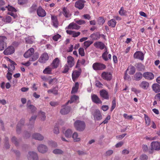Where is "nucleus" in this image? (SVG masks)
Here are the masks:
<instances>
[{
	"mask_svg": "<svg viewBox=\"0 0 160 160\" xmlns=\"http://www.w3.org/2000/svg\"><path fill=\"white\" fill-rule=\"evenodd\" d=\"M61 37V36L59 34L57 33L55 34L53 37L52 39L54 41H57L58 39Z\"/></svg>",
	"mask_w": 160,
	"mask_h": 160,
	"instance_id": "49",
	"label": "nucleus"
},
{
	"mask_svg": "<svg viewBox=\"0 0 160 160\" xmlns=\"http://www.w3.org/2000/svg\"><path fill=\"white\" fill-rule=\"evenodd\" d=\"M101 108L103 111H106L108 109L109 107L108 105H102Z\"/></svg>",
	"mask_w": 160,
	"mask_h": 160,
	"instance_id": "64",
	"label": "nucleus"
},
{
	"mask_svg": "<svg viewBox=\"0 0 160 160\" xmlns=\"http://www.w3.org/2000/svg\"><path fill=\"white\" fill-rule=\"evenodd\" d=\"M53 152L55 154H61L63 152L61 149H56L53 150Z\"/></svg>",
	"mask_w": 160,
	"mask_h": 160,
	"instance_id": "54",
	"label": "nucleus"
},
{
	"mask_svg": "<svg viewBox=\"0 0 160 160\" xmlns=\"http://www.w3.org/2000/svg\"><path fill=\"white\" fill-rule=\"evenodd\" d=\"M135 68L132 66H130L128 67L126 72L128 71V73L131 75L133 74L135 72Z\"/></svg>",
	"mask_w": 160,
	"mask_h": 160,
	"instance_id": "32",
	"label": "nucleus"
},
{
	"mask_svg": "<svg viewBox=\"0 0 160 160\" xmlns=\"http://www.w3.org/2000/svg\"><path fill=\"white\" fill-rule=\"evenodd\" d=\"M33 138L38 140L41 141L43 139L44 137L42 135L38 133H35L32 135Z\"/></svg>",
	"mask_w": 160,
	"mask_h": 160,
	"instance_id": "30",
	"label": "nucleus"
},
{
	"mask_svg": "<svg viewBox=\"0 0 160 160\" xmlns=\"http://www.w3.org/2000/svg\"><path fill=\"white\" fill-rule=\"evenodd\" d=\"M152 88L153 91L155 93H158L160 92V85L158 83L153 84Z\"/></svg>",
	"mask_w": 160,
	"mask_h": 160,
	"instance_id": "27",
	"label": "nucleus"
},
{
	"mask_svg": "<svg viewBox=\"0 0 160 160\" xmlns=\"http://www.w3.org/2000/svg\"><path fill=\"white\" fill-rule=\"evenodd\" d=\"M69 102H70V103H72L73 102H75L76 103L79 102V97L76 95L72 96L71 97L70 101H69L67 102V104Z\"/></svg>",
	"mask_w": 160,
	"mask_h": 160,
	"instance_id": "31",
	"label": "nucleus"
},
{
	"mask_svg": "<svg viewBox=\"0 0 160 160\" xmlns=\"http://www.w3.org/2000/svg\"><path fill=\"white\" fill-rule=\"evenodd\" d=\"M70 110V107L65 106L63 107L60 111V113L61 114L65 115L67 114L69 112Z\"/></svg>",
	"mask_w": 160,
	"mask_h": 160,
	"instance_id": "28",
	"label": "nucleus"
},
{
	"mask_svg": "<svg viewBox=\"0 0 160 160\" xmlns=\"http://www.w3.org/2000/svg\"><path fill=\"white\" fill-rule=\"evenodd\" d=\"M95 85L99 88L102 87V84L98 81H96L95 82Z\"/></svg>",
	"mask_w": 160,
	"mask_h": 160,
	"instance_id": "62",
	"label": "nucleus"
},
{
	"mask_svg": "<svg viewBox=\"0 0 160 160\" xmlns=\"http://www.w3.org/2000/svg\"><path fill=\"white\" fill-rule=\"evenodd\" d=\"M28 109L31 110L32 112H33L36 110V108L35 107L32 105H30L28 106Z\"/></svg>",
	"mask_w": 160,
	"mask_h": 160,
	"instance_id": "61",
	"label": "nucleus"
},
{
	"mask_svg": "<svg viewBox=\"0 0 160 160\" xmlns=\"http://www.w3.org/2000/svg\"><path fill=\"white\" fill-rule=\"evenodd\" d=\"M72 138L74 142H79L80 141L81 139L79 137L78 134L76 132H74L72 135Z\"/></svg>",
	"mask_w": 160,
	"mask_h": 160,
	"instance_id": "34",
	"label": "nucleus"
},
{
	"mask_svg": "<svg viewBox=\"0 0 160 160\" xmlns=\"http://www.w3.org/2000/svg\"><path fill=\"white\" fill-rule=\"evenodd\" d=\"M38 53H35L33 54L32 58H30L29 61H34L36 60L38 58Z\"/></svg>",
	"mask_w": 160,
	"mask_h": 160,
	"instance_id": "47",
	"label": "nucleus"
},
{
	"mask_svg": "<svg viewBox=\"0 0 160 160\" xmlns=\"http://www.w3.org/2000/svg\"><path fill=\"white\" fill-rule=\"evenodd\" d=\"M92 115L95 121H99L102 119V114L100 111L98 109L95 110L92 113Z\"/></svg>",
	"mask_w": 160,
	"mask_h": 160,
	"instance_id": "3",
	"label": "nucleus"
},
{
	"mask_svg": "<svg viewBox=\"0 0 160 160\" xmlns=\"http://www.w3.org/2000/svg\"><path fill=\"white\" fill-rule=\"evenodd\" d=\"M48 144L50 146L52 147H55L57 146V142L52 141H49L48 142Z\"/></svg>",
	"mask_w": 160,
	"mask_h": 160,
	"instance_id": "50",
	"label": "nucleus"
},
{
	"mask_svg": "<svg viewBox=\"0 0 160 160\" xmlns=\"http://www.w3.org/2000/svg\"><path fill=\"white\" fill-rule=\"evenodd\" d=\"M133 57L135 58L143 60L144 57V54L141 51H137L134 53Z\"/></svg>",
	"mask_w": 160,
	"mask_h": 160,
	"instance_id": "11",
	"label": "nucleus"
},
{
	"mask_svg": "<svg viewBox=\"0 0 160 160\" xmlns=\"http://www.w3.org/2000/svg\"><path fill=\"white\" fill-rule=\"evenodd\" d=\"M12 64L9 65L8 67V70L9 71H12L15 69V63L14 62L12 61L11 62Z\"/></svg>",
	"mask_w": 160,
	"mask_h": 160,
	"instance_id": "41",
	"label": "nucleus"
},
{
	"mask_svg": "<svg viewBox=\"0 0 160 160\" xmlns=\"http://www.w3.org/2000/svg\"><path fill=\"white\" fill-rule=\"evenodd\" d=\"M72 132V131L71 129H68L65 131L64 134L66 137L69 138L71 137Z\"/></svg>",
	"mask_w": 160,
	"mask_h": 160,
	"instance_id": "36",
	"label": "nucleus"
},
{
	"mask_svg": "<svg viewBox=\"0 0 160 160\" xmlns=\"http://www.w3.org/2000/svg\"><path fill=\"white\" fill-rule=\"evenodd\" d=\"M24 122V120L23 119L21 120L19 123H18L17 125V130L18 131V129H20V127L21 125H23Z\"/></svg>",
	"mask_w": 160,
	"mask_h": 160,
	"instance_id": "53",
	"label": "nucleus"
},
{
	"mask_svg": "<svg viewBox=\"0 0 160 160\" xmlns=\"http://www.w3.org/2000/svg\"><path fill=\"white\" fill-rule=\"evenodd\" d=\"M151 148L153 150H160V143L157 141L152 142L151 143Z\"/></svg>",
	"mask_w": 160,
	"mask_h": 160,
	"instance_id": "13",
	"label": "nucleus"
},
{
	"mask_svg": "<svg viewBox=\"0 0 160 160\" xmlns=\"http://www.w3.org/2000/svg\"><path fill=\"white\" fill-rule=\"evenodd\" d=\"M66 32L68 34L72 35V37L74 38L78 37L80 34V32H76L70 30H67Z\"/></svg>",
	"mask_w": 160,
	"mask_h": 160,
	"instance_id": "23",
	"label": "nucleus"
},
{
	"mask_svg": "<svg viewBox=\"0 0 160 160\" xmlns=\"http://www.w3.org/2000/svg\"><path fill=\"white\" fill-rule=\"evenodd\" d=\"M69 67L67 64H65L63 68V70L62 71V72L65 73L68 72L69 70Z\"/></svg>",
	"mask_w": 160,
	"mask_h": 160,
	"instance_id": "55",
	"label": "nucleus"
},
{
	"mask_svg": "<svg viewBox=\"0 0 160 160\" xmlns=\"http://www.w3.org/2000/svg\"><path fill=\"white\" fill-rule=\"evenodd\" d=\"M74 126L76 129L79 131H83L85 128L84 122L80 120L76 121L74 123Z\"/></svg>",
	"mask_w": 160,
	"mask_h": 160,
	"instance_id": "2",
	"label": "nucleus"
},
{
	"mask_svg": "<svg viewBox=\"0 0 160 160\" xmlns=\"http://www.w3.org/2000/svg\"><path fill=\"white\" fill-rule=\"evenodd\" d=\"M90 37L93 40H96L100 38V35L98 33L92 34Z\"/></svg>",
	"mask_w": 160,
	"mask_h": 160,
	"instance_id": "38",
	"label": "nucleus"
},
{
	"mask_svg": "<svg viewBox=\"0 0 160 160\" xmlns=\"http://www.w3.org/2000/svg\"><path fill=\"white\" fill-rule=\"evenodd\" d=\"M78 70H75L73 72L72 74V78L74 81L79 77L80 76L81 72V69L79 68Z\"/></svg>",
	"mask_w": 160,
	"mask_h": 160,
	"instance_id": "15",
	"label": "nucleus"
},
{
	"mask_svg": "<svg viewBox=\"0 0 160 160\" xmlns=\"http://www.w3.org/2000/svg\"><path fill=\"white\" fill-rule=\"evenodd\" d=\"M106 68L105 65L99 62L95 63L92 65V68L95 70H103Z\"/></svg>",
	"mask_w": 160,
	"mask_h": 160,
	"instance_id": "4",
	"label": "nucleus"
},
{
	"mask_svg": "<svg viewBox=\"0 0 160 160\" xmlns=\"http://www.w3.org/2000/svg\"><path fill=\"white\" fill-rule=\"evenodd\" d=\"M75 22L79 25H82L85 23L84 21L82 20H78L77 19H75Z\"/></svg>",
	"mask_w": 160,
	"mask_h": 160,
	"instance_id": "52",
	"label": "nucleus"
},
{
	"mask_svg": "<svg viewBox=\"0 0 160 160\" xmlns=\"http://www.w3.org/2000/svg\"><path fill=\"white\" fill-rule=\"evenodd\" d=\"M7 38L4 36H0V51H2L6 47L5 41Z\"/></svg>",
	"mask_w": 160,
	"mask_h": 160,
	"instance_id": "7",
	"label": "nucleus"
},
{
	"mask_svg": "<svg viewBox=\"0 0 160 160\" xmlns=\"http://www.w3.org/2000/svg\"><path fill=\"white\" fill-rule=\"evenodd\" d=\"M116 107V101L115 99H113L112 101V105L111 109V111H112Z\"/></svg>",
	"mask_w": 160,
	"mask_h": 160,
	"instance_id": "59",
	"label": "nucleus"
},
{
	"mask_svg": "<svg viewBox=\"0 0 160 160\" xmlns=\"http://www.w3.org/2000/svg\"><path fill=\"white\" fill-rule=\"evenodd\" d=\"M100 93L102 97L105 99H109V95L107 91L105 90H102L100 91Z\"/></svg>",
	"mask_w": 160,
	"mask_h": 160,
	"instance_id": "21",
	"label": "nucleus"
},
{
	"mask_svg": "<svg viewBox=\"0 0 160 160\" xmlns=\"http://www.w3.org/2000/svg\"><path fill=\"white\" fill-rule=\"evenodd\" d=\"M38 151L40 153H44L48 150V148L47 146L43 144H40L38 147Z\"/></svg>",
	"mask_w": 160,
	"mask_h": 160,
	"instance_id": "12",
	"label": "nucleus"
},
{
	"mask_svg": "<svg viewBox=\"0 0 160 160\" xmlns=\"http://www.w3.org/2000/svg\"><path fill=\"white\" fill-rule=\"evenodd\" d=\"M110 116L109 115H108L102 123L104 124L107 123L108 122V120L110 119Z\"/></svg>",
	"mask_w": 160,
	"mask_h": 160,
	"instance_id": "63",
	"label": "nucleus"
},
{
	"mask_svg": "<svg viewBox=\"0 0 160 160\" xmlns=\"http://www.w3.org/2000/svg\"><path fill=\"white\" fill-rule=\"evenodd\" d=\"M78 87L79 84L78 82H76L75 84V86L72 88L71 93H73L76 92L78 89Z\"/></svg>",
	"mask_w": 160,
	"mask_h": 160,
	"instance_id": "42",
	"label": "nucleus"
},
{
	"mask_svg": "<svg viewBox=\"0 0 160 160\" xmlns=\"http://www.w3.org/2000/svg\"><path fill=\"white\" fill-rule=\"evenodd\" d=\"M142 77V74L140 72H137L133 76V78L136 81H139L141 80Z\"/></svg>",
	"mask_w": 160,
	"mask_h": 160,
	"instance_id": "33",
	"label": "nucleus"
},
{
	"mask_svg": "<svg viewBox=\"0 0 160 160\" xmlns=\"http://www.w3.org/2000/svg\"><path fill=\"white\" fill-rule=\"evenodd\" d=\"M143 76L146 79L151 80L154 78V75L151 72H145L143 74Z\"/></svg>",
	"mask_w": 160,
	"mask_h": 160,
	"instance_id": "16",
	"label": "nucleus"
},
{
	"mask_svg": "<svg viewBox=\"0 0 160 160\" xmlns=\"http://www.w3.org/2000/svg\"><path fill=\"white\" fill-rule=\"evenodd\" d=\"M49 58L48 55L47 53H44L40 57L39 61L41 63H44Z\"/></svg>",
	"mask_w": 160,
	"mask_h": 160,
	"instance_id": "17",
	"label": "nucleus"
},
{
	"mask_svg": "<svg viewBox=\"0 0 160 160\" xmlns=\"http://www.w3.org/2000/svg\"><path fill=\"white\" fill-rule=\"evenodd\" d=\"M34 52V49L30 48L24 54V56L25 58H28L33 54Z\"/></svg>",
	"mask_w": 160,
	"mask_h": 160,
	"instance_id": "22",
	"label": "nucleus"
},
{
	"mask_svg": "<svg viewBox=\"0 0 160 160\" xmlns=\"http://www.w3.org/2000/svg\"><path fill=\"white\" fill-rule=\"evenodd\" d=\"M35 40V38L33 36L28 37L25 38V41L27 43L32 44Z\"/></svg>",
	"mask_w": 160,
	"mask_h": 160,
	"instance_id": "35",
	"label": "nucleus"
},
{
	"mask_svg": "<svg viewBox=\"0 0 160 160\" xmlns=\"http://www.w3.org/2000/svg\"><path fill=\"white\" fill-rule=\"evenodd\" d=\"M79 54L82 56H84L85 53L84 49L83 48H80L79 49Z\"/></svg>",
	"mask_w": 160,
	"mask_h": 160,
	"instance_id": "58",
	"label": "nucleus"
},
{
	"mask_svg": "<svg viewBox=\"0 0 160 160\" xmlns=\"http://www.w3.org/2000/svg\"><path fill=\"white\" fill-rule=\"evenodd\" d=\"M5 22L8 23H12L13 21H12L11 17L9 16H7L6 17L5 19L4 20Z\"/></svg>",
	"mask_w": 160,
	"mask_h": 160,
	"instance_id": "56",
	"label": "nucleus"
},
{
	"mask_svg": "<svg viewBox=\"0 0 160 160\" xmlns=\"http://www.w3.org/2000/svg\"><path fill=\"white\" fill-rule=\"evenodd\" d=\"M92 43L93 42L91 41H87L83 43L85 49H87Z\"/></svg>",
	"mask_w": 160,
	"mask_h": 160,
	"instance_id": "44",
	"label": "nucleus"
},
{
	"mask_svg": "<svg viewBox=\"0 0 160 160\" xmlns=\"http://www.w3.org/2000/svg\"><path fill=\"white\" fill-rule=\"evenodd\" d=\"M28 1V0H18V3L19 5H22L27 3Z\"/></svg>",
	"mask_w": 160,
	"mask_h": 160,
	"instance_id": "57",
	"label": "nucleus"
},
{
	"mask_svg": "<svg viewBox=\"0 0 160 160\" xmlns=\"http://www.w3.org/2000/svg\"><path fill=\"white\" fill-rule=\"evenodd\" d=\"M58 88L55 87L52 89L48 90V93H53L54 94L56 95L58 94Z\"/></svg>",
	"mask_w": 160,
	"mask_h": 160,
	"instance_id": "39",
	"label": "nucleus"
},
{
	"mask_svg": "<svg viewBox=\"0 0 160 160\" xmlns=\"http://www.w3.org/2000/svg\"><path fill=\"white\" fill-rule=\"evenodd\" d=\"M80 28V26L78 25L76 23H70L69 25L66 28H68V29H76V30H78Z\"/></svg>",
	"mask_w": 160,
	"mask_h": 160,
	"instance_id": "20",
	"label": "nucleus"
},
{
	"mask_svg": "<svg viewBox=\"0 0 160 160\" xmlns=\"http://www.w3.org/2000/svg\"><path fill=\"white\" fill-rule=\"evenodd\" d=\"M52 69L53 68L52 67H48L44 70L43 72L44 74H50L51 73Z\"/></svg>",
	"mask_w": 160,
	"mask_h": 160,
	"instance_id": "43",
	"label": "nucleus"
},
{
	"mask_svg": "<svg viewBox=\"0 0 160 160\" xmlns=\"http://www.w3.org/2000/svg\"><path fill=\"white\" fill-rule=\"evenodd\" d=\"M6 9L8 10L9 11L8 13V14L12 16L13 18H15L17 17V16L15 13L16 10L13 7L9 5L5 7H0V10L2 11H5Z\"/></svg>",
	"mask_w": 160,
	"mask_h": 160,
	"instance_id": "1",
	"label": "nucleus"
},
{
	"mask_svg": "<svg viewBox=\"0 0 160 160\" xmlns=\"http://www.w3.org/2000/svg\"><path fill=\"white\" fill-rule=\"evenodd\" d=\"M144 116L145 121L146 124L147 126H148L150 125V119L149 118L146 114H145L144 115Z\"/></svg>",
	"mask_w": 160,
	"mask_h": 160,
	"instance_id": "45",
	"label": "nucleus"
},
{
	"mask_svg": "<svg viewBox=\"0 0 160 160\" xmlns=\"http://www.w3.org/2000/svg\"><path fill=\"white\" fill-rule=\"evenodd\" d=\"M14 51V48L13 46H9L4 51L3 53L5 55H11L13 53Z\"/></svg>",
	"mask_w": 160,
	"mask_h": 160,
	"instance_id": "8",
	"label": "nucleus"
},
{
	"mask_svg": "<svg viewBox=\"0 0 160 160\" xmlns=\"http://www.w3.org/2000/svg\"><path fill=\"white\" fill-rule=\"evenodd\" d=\"M40 118L42 120H44L45 119L46 116H45V113L44 112H40L39 113Z\"/></svg>",
	"mask_w": 160,
	"mask_h": 160,
	"instance_id": "51",
	"label": "nucleus"
},
{
	"mask_svg": "<svg viewBox=\"0 0 160 160\" xmlns=\"http://www.w3.org/2000/svg\"><path fill=\"white\" fill-rule=\"evenodd\" d=\"M75 64L74 58L71 56H68L67 58V65L70 68L72 67Z\"/></svg>",
	"mask_w": 160,
	"mask_h": 160,
	"instance_id": "9",
	"label": "nucleus"
},
{
	"mask_svg": "<svg viewBox=\"0 0 160 160\" xmlns=\"http://www.w3.org/2000/svg\"><path fill=\"white\" fill-rule=\"evenodd\" d=\"M61 64L60 60L59 58H56L52 61L51 64V66L53 69L57 68Z\"/></svg>",
	"mask_w": 160,
	"mask_h": 160,
	"instance_id": "6",
	"label": "nucleus"
},
{
	"mask_svg": "<svg viewBox=\"0 0 160 160\" xmlns=\"http://www.w3.org/2000/svg\"><path fill=\"white\" fill-rule=\"evenodd\" d=\"M85 1L84 0H80L76 2L75 4V7L80 9H82L84 7Z\"/></svg>",
	"mask_w": 160,
	"mask_h": 160,
	"instance_id": "18",
	"label": "nucleus"
},
{
	"mask_svg": "<svg viewBox=\"0 0 160 160\" xmlns=\"http://www.w3.org/2000/svg\"><path fill=\"white\" fill-rule=\"evenodd\" d=\"M116 24V22L114 19H112L108 22V25L109 26L112 28L115 27Z\"/></svg>",
	"mask_w": 160,
	"mask_h": 160,
	"instance_id": "37",
	"label": "nucleus"
},
{
	"mask_svg": "<svg viewBox=\"0 0 160 160\" xmlns=\"http://www.w3.org/2000/svg\"><path fill=\"white\" fill-rule=\"evenodd\" d=\"M37 13L38 16L43 17L45 16L46 15L45 11L42 8L39 6L37 9Z\"/></svg>",
	"mask_w": 160,
	"mask_h": 160,
	"instance_id": "10",
	"label": "nucleus"
},
{
	"mask_svg": "<svg viewBox=\"0 0 160 160\" xmlns=\"http://www.w3.org/2000/svg\"><path fill=\"white\" fill-rule=\"evenodd\" d=\"M119 14L121 16H124L127 13V12L124 10L123 7H122L118 12Z\"/></svg>",
	"mask_w": 160,
	"mask_h": 160,
	"instance_id": "46",
	"label": "nucleus"
},
{
	"mask_svg": "<svg viewBox=\"0 0 160 160\" xmlns=\"http://www.w3.org/2000/svg\"><path fill=\"white\" fill-rule=\"evenodd\" d=\"M37 8V5L35 4H33L32 6L29 8V12L30 13L35 12Z\"/></svg>",
	"mask_w": 160,
	"mask_h": 160,
	"instance_id": "40",
	"label": "nucleus"
},
{
	"mask_svg": "<svg viewBox=\"0 0 160 160\" xmlns=\"http://www.w3.org/2000/svg\"><path fill=\"white\" fill-rule=\"evenodd\" d=\"M28 160H38V156L37 153L34 151L28 152L27 156Z\"/></svg>",
	"mask_w": 160,
	"mask_h": 160,
	"instance_id": "5",
	"label": "nucleus"
},
{
	"mask_svg": "<svg viewBox=\"0 0 160 160\" xmlns=\"http://www.w3.org/2000/svg\"><path fill=\"white\" fill-rule=\"evenodd\" d=\"M62 13L66 18H69L71 15L69 10L66 7H64L62 9Z\"/></svg>",
	"mask_w": 160,
	"mask_h": 160,
	"instance_id": "26",
	"label": "nucleus"
},
{
	"mask_svg": "<svg viewBox=\"0 0 160 160\" xmlns=\"http://www.w3.org/2000/svg\"><path fill=\"white\" fill-rule=\"evenodd\" d=\"M139 87L144 90H147L149 87V83L146 81H142L139 84Z\"/></svg>",
	"mask_w": 160,
	"mask_h": 160,
	"instance_id": "19",
	"label": "nucleus"
},
{
	"mask_svg": "<svg viewBox=\"0 0 160 160\" xmlns=\"http://www.w3.org/2000/svg\"><path fill=\"white\" fill-rule=\"evenodd\" d=\"M91 98L92 101L94 103L97 104L102 103V101L97 95L95 94L92 95L91 96Z\"/></svg>",
	"mask_w": 160,
	"mask_h": 160,
	"instance_id": "25",
	"label": "nucleus"
},
{
	"mask_svg": "<svg viewBox=\"0 0 160 160\" xmlns=\"http://www.w3.org/2000/svg\"><path fill=\"white\" fill-rule=\"evenodd\" d=\"M108 52L107 50H106L102 54V57L103 59L105 61L108 60V58L107 57Z\"/></svg>",
	"mask_w": 160,
	"mask_h": 160,
	"instance_id": "48",
	"label": "nucleus"
},
{
	"mask_svg": "<svg viewBox=\"0 0 160 160\" xmlns=\"http://www.w3.org/2000/svg\"><path fill=\"white\" fill-rule=\"evenodd\" d=\"M94 45L96 48H99L101 49H103L105 47L104 44L101 42H98L94 43Z\"/></svg>",
	"mask_w": 160,
	"mask_h": 160,
	"instance_id": "29",
	"label": "nucleus"
},
{
	"mask_svg": "<svg viewBox=\"0 0 160 160\" xmlns=\"http://www.w3.org/2000/svg\"><path fill=\"white\" fill-rule=\"evenodd\" d=\"M51 20L52 25L56 28H57L58 25V22L57 17L55 16H52Z\"/></svg>",
	"mask_w": 160,
	"mask_h": 160,
	"instance_id": "24",
	"label": "nucleus"
},
{
	"mask_svg": "<svg viewBox=\"0 0 160 160\" xmlns=\"http://www.w3.org/2000/svg\"><path fill=\"white\" fill-rule=\"evenodd\" d=\"M102 78L107 80H110L112 78V75L110 72H103L101 75Z\"/></svg>",
	"mask_w": 160,
	"mask_h": 160,
	"instance_id": "14",
	"label": "nucleus"
},
{
	"mask_svg": "<svg viewBox=\"0 0 160 160\" xmlns=\"http://www.w3.org/2000/svg\"><path fill=\"white\" fill-rule=\"evenodd\" d=\"M140 160H147L148 156L145 154H142L140 157Z\"/></svg>",
	"mask_w": 160,
	"mask_h": 160,
	"instance_id": "60",
	"label": "nucleus"
}]
</instances>
